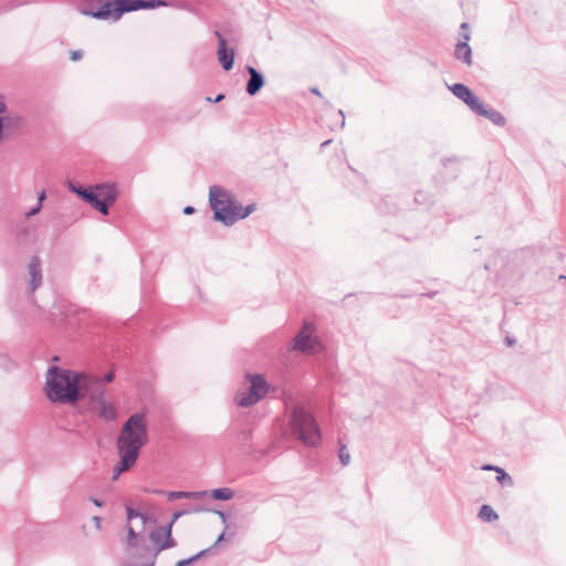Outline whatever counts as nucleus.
<instances>
[{
	"mask_svg": "<svg viewBox=\"0 0 566 566\" xmlns=\"http://www.w3.org/2000/svg\"><path fill=\"white\" fill-rule=\"evenodd\" d=\"M82 374L51 367L48 370L46 396L52 402L74 403L80 400Z\"/></svg>",
	"mask_w": 566,
	"mask_h": 566,
	"instance_id": "nucleus-1",
	"label": "nucleus"
},
{
	"mask_svg": "<svg viewBox=\"0 0 566 566\" xmlns=\"http://www.w3.org/2000/svg\"><path fill=\"white\" fill-rule=\"evenodd\" d=\"M147 441L146 415L144 412H135L124 422L116 440V448L119 455L137 461L140 450Z\"/></svg>",
	"mask_w": 566,
	"mask_h": 566,
	"instance_id": "nucleus-2",
	"label": "nucleus"
},
{
	"mask_svg": "<svg viewBox=\"0 0 566 566\" xmlns=\"http://www.w3.org/2000/svg\"><path fill=\"white\" fill-rule=\"evenodd\" d=\"M209 202L213 211L214 219L224 226H232L240 219L247 218L255 209L254 205L245 208L235 201L232 195L220 186L209 188Z\"/></svg>",
	"mask_w": 566,
	"mask_h": 566,
	"instance_id": "nucleus-3",
	"label": "nucleus"
},
{
	"mask_svg": "<svg viewBox=\"0 0 566 566\" xmlns=\"http://www.w3.org/2000/svg\"><path fill=\"white\" fill-rule=\"evenodd\" d=\"M167 6L163 0H113L105 2L98 10L82 8L84 15H90L97 20L117 21L124 13L140 9H155Z\"/></svg>",
	"mask_w": 566,
	"mask_h": 566,
	"instance_id": "nucleus-4",
	"label": "nucleus"
},
{
	"mask_svg": "<svg viewBox=\"0 0 566 566\" xmlns=\"http://www.w3.org/2000/svg\"><path fill=\"white\" fill-rule=\"evenodd\" d=\"M290 427L293 436L308 447H316L322 439L318 424L311 412L295 407L291 412Z\"/></svg>",
	"mask_w": 566,
	"mask_h": 566,
	"instance_id": "nucleus-5",
	"label": "nucleus"
},
{
	"mask_svg": "<svg viewBox=\"0 0 566 566\" xmlns=\"http://www.w3.org/2000/svg\"><path fill=\"white\" fill-rule=\"evenodd\" d=\"M117 191L113 185H98L88 189L83 200L103 214H108L109 207L116 201Z\"/></svg>",
	"mask_w": 566,
	"mask_h": 566,
	"instance_id": "nucleus-6",
	"label": "nucleus"
},
{
	"mask_svg": "<svg viewBox=\"0 0 566 566\" xmlns=\"http://www.w3.org/2000/svg\"><path fill=\"white\" fill-rule=\"evenodd\" d=\"M250 389L248 394H239L237 403L240 407H250L260 401L269 391V385L262 375H248Z\"/></svg>",
	"mask_w": 566,
	"mask_h": 566,
	"instance_id": "nucleus-7",
	"label": "nucleus"
},
{
	"mask_svg": "<svg viewBox=\"0 0 566 566\" xmlns=\"http://www.w3.org/2000/svg\"><path fill=\"white\" fill-rule=\"evenodd\" d=\"M104 382L98 377H88L82 374L81 377V391H80V399L81 398H88L92 406L95 403L104 400Z\"/></svg>",
	"mask_w": 566,
	"mask_h": 566,
	"instance_id": "nucleus-8",
	"label": "nucleus"
},
{
	"mask_svg": "<svg viewBox=\"0 0 566 566\" xmlns=\"http://www.w3.org/2000/svg\"><path fill=\"white\" fill-rule=\"evenodd\" d=\"M315 327L310 322H304L303 327L294 337L293 350L297 352H313L316 344V339L312 337Z\"/></svg>",
	"mask_w": 566,
	"mask_h": 566,
	"instance_id": "nucleus-9",
	"label": "nucleus"
},
{
	"mask_svg": "<svg viewBox=\"0 0 566 566\" xmlns=\"http://www.w3.org/2000/svg\"><path fill=\"white\" fill-rule=\"evenodd\" d=\"M449 88L455 97L461 99L467 106L470 107V109L475 112L481 101L467 85L462 83H455L452 86H449Z\"/></svg>",
	"mask_w": 566,
	"mask_h": 566,
	"instance_id": "nucleus-10",
	"label": "nucleus"
},
{
	"mask_svg": "<svg viewBox=\"0 0 566 566\" xmlns=\"http://www.w3.org/2000/svg\"><path fill=\"white\" fill-rule=\"evenodd\" d=\"M149 538L154 544L158 545L159 552L176 546V542L171 537V524L153 531L149 534Z\"/></svg>",
	"mask_w": 566,
	"mask_h": 566,
	"instance_id": "nucleus-11",
	"label": "nucleus"
},
{
	"mask_svg": "<svg viewBox=\"0 0 566 566\" xmlns=\"http://www.w3.org/2000/svg\"><path fill=\"white\" fill-rule=\"evenodd\" d=\"M214 34L218 39L217 54L219 62L226 71H229L233 67L234 51L226 48V40L219 31H216Z\"/></svg>",
	"mask_w": 566,
	"mask_h": 566,
	"instance_id": "nucleus-12",
	"label": "nucleus"
},
{
	"mask_svg": "<svg viewBox=\"0 0 566 566\" xmlns=\"http://www.w3.org/2000/svg\"><path fill=\"white\" fill-rule=\"evenodd\" d=\"M462 40H459V42L455 45L454 49V57L462 63H464L468 66H471L472 61V49L469 45L470 34L467 32L462 35Z\"/></svg>",
	"mask_w": 566,
	"mask_h": 566,
	"instance_id": "nucleus-13",
	"label": "nucleus"
},
{
	"mask_svg": "<svg viewBox=\"0 0 566 566\" xmlns=\"http://www.w3.org/2000/svg\"><path fill=\"white\" fill-rule=\"evenodd\" d=\"M28 270L30 274L29 289L31 292H34L42 284V270L39 256H32Z\"/></svg>",
	"mask_w": 566,
	"mask_h": 566,
	"instance_id": "nucleus-14",
	"label": "nucleus"
},
{
	"mask_svg": "<svg viewBox=\"0 0 566 566\" xmlns=\"http://www.w3.org/2000/svg\"><path fill=\"white\" fill-rule=\"evenodd\" d=\"M247 71L250 75V78L247 83L245 90L249 95L254 96L264 86V76L253 66H247Z\"/></svg>",
	"mask_w": 566,
	"mask_h": 566,
	"instance_id": "nucleus-15",
	"label": "nucleus"
},
{
	"mask_svg": "<svg viewBox=\"0 0 566 566\" xmlns=\"http://www.w3.org/2000/svg\"><path fill=\"white\" fill-rule=\"evenodd\" d=\"M474 113L488 118L499 127H503L506 124L505 117L499 111L484 105L482 102L480 103Z\"/></svg>",
	"mask_w": 566,
	"mask_h": 566,
	"instance_id": "nucleus-16",
	"label": "nucleus"
},
{
	"mask_svg": "<svg viewBox=\"0 0 566 566\" xmlns=\"http://www.w3.org/2000/svg\"><path fill=\"white\" fill-rule=\"evenodd\" d=\"M23 124V117L17 113L0 114V140L4 129H13Z\"/></svg>",
	"mask_w": 566,
	"mask_h": 566,
	"instance_id": "nucleus-17",
	"label": "nucleus"
},
{
	"mask_svg": "<svg viewBox=\"0 0 566 566\" xmlns=\"http://www.w3.org/2000/svg\"><path fill=\"white\" fill-rule=\"evenodd\" d=\"M93 410L105 421H113L117 417V412L113 403L105 399L92 406Z\"/></svg>",
	"mask_w": 566,
	"mask_h": 566,
	"instance_id": "nucleus-18",
	"label": "nucleus"
},
{
	"mask_svg": "<svg viewBox=\"0 0 566 566\" xmlns=\"http://www.w3.org/2000/svg\"><path fill=\"white\" fill-rule=\"evenodd\" d=\"M136 463V460L130 459L125 455H119L118 463L114 467L112 480L115 481L119 478V475L128 470H130Z\"/></svg>",
	"mask_w": 566,
	"mask_h": 566,
	"instance_id": "nucleus-19",
	"label": "nucleus"
},
{
	"mask_svg": "<svg viewBox=\"0 0 566 566\" xmlns=\"http://www.w3.org/2000/svg\"><path fill=\"white\" fill-rule=\"evenodd\" d=\"M207 495L206 491H196V492H186V491H171L167 494L169 501H175L179 499H193L200 500Z\"/></svg>",
	"mask_w": 566,
	"mask_h": 566,
	"instance_id": "nucleus-20",
	"label": "nucleus"
},
{
	"mask_svg": "<svg viewBox=\"0 0 566 566\" xmlns=\"http://www.w3.org/2000/svg\"><path fill=\"white\" fill-rule=\"evenodd\" d=\"M211 497L219 501H229L233 499L234 492L230 488L214 489L210 493Z\"/></svg>",
	"mask_w": 566,
	"mask_h": 566,
	"instance_id": "nucleus-21",
	"label": "nucleus"
},
{
	"mask_svg": "<svg viewBox=\"0 0 566 566\" xmlns=\"http://www.w3.org/2000/svg\"><path fill=\"white\" fill-rule=\"evenodd\" d=\"M479 516L486 522L495 521L499 517L496 512L488 504L481 506Z\"/></svg>",
	"mask_w": 566,
	"mask_h": 566,
	"instance_id": "nucleus-22",
	"label": "nucleus"
},
{
	"mask_svg": "<svg viewBox=\"0 0 566 566\" xmlns=\"http://www.w3.org/2000/svg\"><path fill=\"white\" fill-rule=\"evenodd\" d=\"M126 516H127V521H132L133 518H140V522H142V525L144 526L148 520V516L144 513H140L138 512L137 510L135 509H132V507H127L126 509Z\"/></svg>",
	"mask_w": 566,
	"mask_h": 566,
	"instance_id": "nucleus-23",
	"label": "nucleus"
},
{
	"mask_svg": "<svg viewBox=\"0 0 566 566\" xmlns=\"http://www.w3.org/2000/svg\"><path fill=\"white\" fill-rule=\"evenodd\" d=\"M496 481L501 484H506V485H512L513 484V480L512 478L505 472L504 469L502 468H499L496 469Z\"/></svg>",
	"mask_w": 566,
	"mask_h": 566,
	"instance_id": "nucleus-24",
	"label": "nucleus"
},
{
	"mask_svg": "<svg viewBox=\"0 0 566 566\" xmlns=\"http://www.w3.org/2000/svg\"><path fill=\"white\" fill-rule=\"evenodd\" d=\"M209 549H203L201 552H199L198 554L187 558V559H182V560H179L177 563V566H188L192 563H195L197 559H199L201 556L206 555V553L208 552Z\"/></svg>",
	"mask_w": 566,
	"mask_h": 566,
	"instance_id": "nucleus-25",
	"label": "nucleus"
},
{
	"mask_svg": "<svg viewBox=\"0 0 566 566\" xmlns=\"http://www.w3.org/2000/svg\"><path fill=\"white\" fill-rule=\"evenodd\" d=\"M203 509L202 507H195L193 510H182V511H178V512H175L174 515H172V518H171V522L169 524H174L179 517H181L182 515L185 514H189V513H198V512H202Z\"/></svg>",
	"mask_w": 566,
	"mask_h": 566,
	"instance_id": "nucleus-26",
	"label": "nucleus"
},
{
	"mask_svg": "<svg viewBox=\"0 0 566 566\" xmlns=\"http://www.w3.org/2000/svg\"><path fill=\"white\" fill-rule=\"evenodd\" d=\"M69 189L76 193L78 197H81L82 199L84 198L85 193L87 192L88 189L84 188V187H81V186H75L73 182L69 181Z\"/></svg>",
	"mask_w": 566,
	"mask_h": 566,
	"instance_id": "nucleus-27",
	"label": "nucleus"
},
{
	"mask_svg": "<svg viewBox=\"0 0 566 566\" xmlns=\"http://www.w3.org/2000/svg\"><path fill=\"white\" fill-rule=\"evenodd\" d=\"M338 455H339V460L340 462L344 464V465H347L350 461V455H349V452L347 451L346 447L345 446H342L339 448V452H338Z\"/></svg>",
	"mask_w": 566,
	"mask_h": 566,
	"instance_id": "nucleus-28",
	"label": "nucleus"
},
{
	"mask_svg": "<svg viewBox=\"0 0 566 566\" xmlns=\"http://www.w3.org/2000/svg\"><path fill=\"white\" fill-rule=\"evenodd\" d=\"M136 538H137V533L129 524H127V544L129 546H135Z\"/></svg>",
	"mask_w": 566,
	"mask_h": 566,
	"instance_id": "nucleus-29",
	"label": "nucleus"
},
{
	"mask_svg": "<svg viewBox=\"0 0 566 566\" xmlns=\"http://www.w3.org/2000/svg\"><path fill=\"white\" fill-rule=\"evenodd\" d=\"M42 207H41V203H36L35 207H33L32 209H30L27 213H25V217L27 218H31L35 214H38L40 211H41Z\"/></svg>",
	"mask_w": 566,
	"mask_h": 566,
	"instance_id": "nucleus-30",
	"label": "nucleus"
},
{
	"mask_svg": "<svg viewBox=\"0 0 566 566\" xmlns=\"http://www.w3.org/2000/svg\"><path fill=\"white\" fill-rule=\"evenodd\" d=\"M86 4L88 6H95V4H101V7L105 3V2H108V0H83Z\"/></svg>",
	"mask_w": 566,
	"mask_h": 566,
	"instance_id": "nucleus-31",
	"label": "nucleus"
},
{
	"mask_svg": "<svg viewBox=\"0 0 566 566\" xmlns=\"http://www.w3.org/2000/svg\"><path fill=\"white\" fill-rule=\"evenodd\" d=\"M82 56H83V52H82V51H80V50H77V51H73V52L71 53V59H72L73 61H78V60H81V59H82Z\"/></svg>",
	"mask_w": 566,
	"mask_h": 566,
	"instance_id": "nucleus-32",
	"label": "nucleus"
},
{
	"mask_svg": "<svg viewBox=\"0 0 566 566\" xmlns=\"http://www.w3.org/2000/svg\"><path fill=\"white\" fill-rule=\"evenodd\" d=\"M113 379H114V371H108V373L105 375L104 379H102V381L105 384V382H111V381H113Z\"/></svg>",
	"mask_w": 566,
	"mask_h": 566,
	"instance_id": "nucleus-33",
	"label": "nucleus"
},
{
	"mask_svg": "<svg viewBox=\"0 0 566 566\" xmlns=\"http://www.w3.org/2000/svg\"><path fill=\"white\" fill-rule=\"evenodd\" d=\"M500 467H496V465H493V464H484L481 469L484 470V471H495L496 472V469H499Z\"/></svg>",
	"mask_w": 566,
	"mask_h": 566,
	"instance_id": "nucleus-34",
	"label": "nucleus"
},
{
	"mask_svg": "<svg viewBox=\"0 0 566 566\" xmlns=\"http://www.w3.org/2000/svg\"><path fill=\"white\" fill-rule=\"evenodd\" d=\"M6 103H4V97L0 94V114H3L6 113Z\"/></svg>",
	"mask_w": 566,
	"mask_h": 566,
	"instance_id": "nucleus-35",
	"label": "nucleus"
},
{
	"mask_svg": "<svg viewBox=\"0 0 566 566\" xmlns=\"http://www.w3.org/2000/svg\"><path fill=\"white\" fill-rule=\"evenodd\" d=\"M93 522L95 524V527L99 530L101 528V524H102V518L99 516H94L93 517Z\"/></svg>",
	"mask_w": 566,
	"mask_h": 566,
	"instance_id": "nucleus-36",
	"label": "nucleus"
},
{
	"mask_svg": "<svg viewBox=\"0 0 566 566\" xmlns=\"http://www.w3.org/2000/svg\"><path fill=\"white\" fill-rule=\"evenodd\" d=\"M45 191L42 190L40 193H39V197H38V203H41V206L43 205V201L45 199Z\"/></svg>",
	"mask_w": 566,
	"mask_h": 566,
	"instance_id": "nucleus-37",
	"label": "nucleus"
},
{
	"mask_svg": "<svg viewBox=\"0 0 566 566\" xmlns=\"http://www.w3.org/2000/svg\"><path fill=\"white\" fill-rule=\"evenodd\" d=\"M195 212V208L191 207V206H187L185 209H184V213L185 214H191Z\"/></svg>",
	"mask_w": 566,
	"mask_h": 566,
	"instance_id": "nucleus-38",
	"label": "nucleus"
},
{
	"mask_svg": "<svg viewBox=\"0 0 566 566\" xmlns=\"http://www.w3.org/2000/svg\"><path fill=\"white\" fill-rule=\"evenodd\" d=\"M504 342H505L506 345L512 346L513 344H515V338L506 336Z\"/></svg>",
	"mask_w": 566,
	"mask_h": 566,
	"instance_id": "nucleus-39",
	"label": "nucleus"
},
{
	"mask_svg": "<svg viewBox=\"0 0 566 566\" xmlns=\"http://www.w3.org/2000/svg\"><path fill=\"white\" fill-rule=\"evenodd\" d=\"M224 536H226V533L222 532L219 537L217 538L216 543L213 544V546H217L219 543H221L223 539H224Z\"/></svg>",
	"mask_w": 566,
	"mask_h": 566,
	"instance_id": "nucleus-40",
	"label": "nucleus"
},
{
	"mask_svg": "<svg viewBox=\"0 0 566 566\" xmlns=\"http://www.w3.org/2000/svg\"><path fill=\"white\" fill-rule=\"evenodd\" d=\"M217 514L219 515V517L221 518V521H222L223 523H226V522H227V515H226V513H223V512H221V511H217Z\"/></svg>",
	"mask_w": 566,
	"mask_h": 566,
	"instance_id": "nucleus-41",
	"label": "nucleus"
},
{
	"mask_svg": "<svg viewBox=\"0 0 566 566\" xmlns=\"http://www.w3.org/2000/svg\"><path fill=\"white\" fill-rule=\"evenodd\" d=\"M338 115L342 117V124L340 126L344 127L345 125V115H344V112L342 109L338 111Z\"/></svg>",
	"mask_w": 566,
	"mask_h": 566,
	"instance_id": "nucleus-42",
	"label": "nucleus"
},
{
	"mask_svg": "<svg viewBox=\"0 0 566 566\" xmlns=\"http://www.w3.org/2000/svg\"><path fill=\"white\" fill-rule=\"evenodd\" d=\"M91 501L96 505V506H102L103 505V502L99 501L98 499H95V497H92Z\"/></svg>",
	"mask_w": 566,
	"mask_h": 566,
	"instance_id": "nucleus-43",
	"label": "nucleus"
},
{
	"mask_svg": "<svg viewBox=\"0 0 566 566\" xmlns=\"http://www.w3.org/2000/svg\"><path fill=\"white\" fill-rule=\"evenodd\" d=\"M311 92H312L313 94L317 95V96H322V94H321V92H319V90H318L317 87H312V88H311Z\"/></svg>",
	"mask_w": 566,
	"mask_h": 566,
	"instance_id": "nucleus-44",
	"label": "nucleus"
},
{
	"mask_svg": "<svg viewBox=\"0 0 566 566\" xmlns=\"http://www.w3.org/2000/svg\"><path fill=\"white\" fill-rule=\"evenodd\" d=\"M453 160H457V159H455V158H453V159H451V158L443 159V160H442V165H443V166H447V163H449V161H453Z\"/></svg>",
	"mask_w": 566,
	"mask_h": 566,
	"instance_id": "nucleus-45",
	"label": "nucleus"
},
{
	"mask_svg": "<svg viewBox=\"0 0 566 566\" xmlns=\"http://www.w3.org/2000/svg\"><path fill=\"white\" fill-rule=\"evenodd\" d=\"M223 97H224V95H223V94H219V95L216 97L214 102H220V101H222V99H223Z\"/></svg>",
	"mask_w": 566,
	"mask_h": 566,
	"instance_id": "nucleus-46",
	"label": "nucleus"
},
{
	"mask_svg": "<svg viewBox=\"0 0 566 566\" xmlns=\"http://www.w3.org/2000/svg\"><path fill=\"white\" fill-rule=\"evenodd\" d=\"M460 28L461 30H467L469 28V24L467 22H463Z\"/></svg>",
	"mask_w": 566,
	"mask_h": 566,
	"instance_id": "nucleus-47",
	"label": "nucleus"
},
{
	"mask_svg": "<svg viewBox=\"0 0 566 566\" xmlns=\"http://www.w3.org/2000/svg\"><path fill=\"white\" fill-rule=\"evenodd\" d=\"M426 296H427V297H432V296H433V293H429V292H427V293H426Z\"/></svg>",
	"mask_w": 566,
	"mask_h": 566,
	"instance_id": "nucleus-48",
	"label": "nucleus"
},
{
	"mask_svg": "<svg viewBox=\"0 0 566 566\" xmlns=\"http://www.w3.org/2000/svg\"><path fill=\"white\" fill-rule=\"evenodd\" d=\"M329 143H331V140H326V142H324V143L322 144V146H325V145H327V144H329Z\"/></svg>",
	"mask_w": 566,
	"mask_h": 566,
	"instance_id": "nucleus-49",
	"label": "nucleus"
},
{
	"mask_svg": "<svg viewBox=\"0 0 566 566\" xmlns=\"http://www.w3.org/2000/svg\"><path fill=\"white\" fill-rule=\"evenodd\" d=\"M145 566H154V564L151 563V564H147V565H145Z\"/></svg>",
	"mask_w": 566,
	"mask_h": 566,
	"instance_id": "nucleus-50",
	"label": "nucleus"
}]
</instances>
